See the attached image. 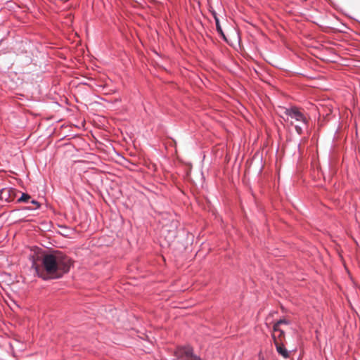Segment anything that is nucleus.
<instances>
[{
	"label": "nucleus",
	"instance_id": "obj_1",
	"mask_svg": "<svg viewBox=\"0 0 360 360\" xmlns=\"http://www.w3.org/2000/svg\"><path fill=\"white\" fill-rule=\"evenodd\" d=\"M71 265V259L60 252L38 254L32 262L36 274L44 280L62 277L69 271Z\"/></svg>",
	"mask_w": 360,
	"mask_h": 360
},
{
	"label": "nucleus",
	"instance_id": "obj_2",
	"mask_svg": "<svg viewBox=\"0 0 360 360\" xmlns=\"http://www.w3.org/2000/svg\"><path fill=\"white\" fill-rule=\"evenodd\" d=\"M281 117L288 124L293 126L299 134H302L304 128L308 125V119L304 110L296 106L284 108Z\"/></svg>",
	"mask_w": 360,
	"mask_h": 360
},
{
	"label": "nucleus",
	"instance_id": "obj_3",
	"mask_svg": "<svg viewBox=\"0 0 360 360\" xmlns=\"http://www.w3.org/2000/svg\"><path fill=\"white\" fill-rule=\"evenodd\" d=\"M174 356L180 360H202L193 352V348L189 345L179 347L174 352Z\"/></svg>",
	"mask_w": 360,
	"mask_h": 360
},
{
	"label": "nucleus",
	"instance_id": "obj_4",
	"mask_svg": "<svg viewBox=\"0 0 360 360\" xmlns=\"http://www.w3.org/2000/svg\"><path fill=\"white\" fill-rule=\"evenodd\" d=\"M16 191L13 188L6 187L0 190V200L11 202L15 198Z\"/></svg>",
	"mask_w": 360,
	"mask_h": 360
},
{
	"label": "nucleus",
	"instance_id": "obj_5",
	"mask_svg": "<svg viewBox=\"0 0 360 360\" xmlns=\"http://www.w3.org/2000/svg\"><path fill=\"white\" fill-rule=\"evenodd\" d=\"M272 338L274 340V342H275L276 340L283 342L285 339L284 331L278 327V324H274V326Z\"/></svg>",
	"mask_w": 360,
	"mask_h": 360
},
{
	"label": "nucleus",
	"instance_id": "obj_6",
	"mask_svg": "<svg viewBox=\"0 0 360 360\" xmlns=\"http://www.w3.org/2000/svg\"><path fill=\"white\" fill-rule=\"evenodd\" d=\"M274 345L276 346V351L281 356L285 359L289 357V352L287 350L283 342L276 340Z\"/></svg>",
	"mask_w": 360,
	"mask_h": 360
},
{
	"label": "nucleus",
	"instance_id": "obj_7",
	"mask_svg": "<svg viewBox=\"0 0 360 360\" xmlns=\"http://www.w3.org/2000/svg\"><path fill=\"white\" fill-rule=\"evenodd\" d=\"M213 14H214V18L215 22H216L217 30L223 36L224 38H225V36L224 34V32H223L222 29L219 24V20L218 18L217 17L216 13H214Z\"/></svg>",
	"mask_w": 360,
	"mask_h": 360
},
{
	"label": "nucleus",
	"instance_id": "obj_8",
	"mask_svg": "<svg viewBox=\"0 0 360 360\" xmlns=\"http://www.w3.org/2000/svg\"><path fill=\"white\" fill-rule=\"evenodd\" d=\"M30 198H31V197L30 195H28L27 193H22V196L18 199V202H27Z\"/></svg>",
	"mask_w": 360,
	"mask_h": 360
},
{
	"label": "nucleus",
	"instance_id": "obj_9",
	"mask_svg": "<svg viewBox=\"0 0 360 360\" xmlns=\"http://www.w3.org/2000/svg\"><path fill=\"white\" fill-rule=\"evenodd\" d=\"M32 204H33L34 205V207H29L30 210H35V209H37L40 207V204L39 202L36 201V200H32L31 201Z\"/></svg>",
	"mask_w": 360,
	"mask_h": 360
},
{
	"label": "nucleus",
	"instance_id": "obj_10",
	"mask_svg": "<svg viewBox=\"0 0 360 360\" xmlns=\"http://www.w3.org/2000/svg\"><path fill=\"white\" fill-rule=\"evenodd\" d=\"M288 321L285 319H281L279 320L278 321H277L275 324H278V327H280V326L281 324H288Z\"/></svg>",
	"mask_w": 360,
	"mask_h": 360
},
{
	"label": "nucleus",
	"instance_id": "obj_11",
	"mask_svg": "<svg viewBox=\"0 0 360 360\" xmlns=\"http://www.w3.org/2000/svg\"><path fill=\"white\" fill-rule=\"evenodd\" d=\"M173 238H167L168 240H172Z\"/></svg>",
	"mask_w": 360,
	"mask_h": 360
}]
</instances>
